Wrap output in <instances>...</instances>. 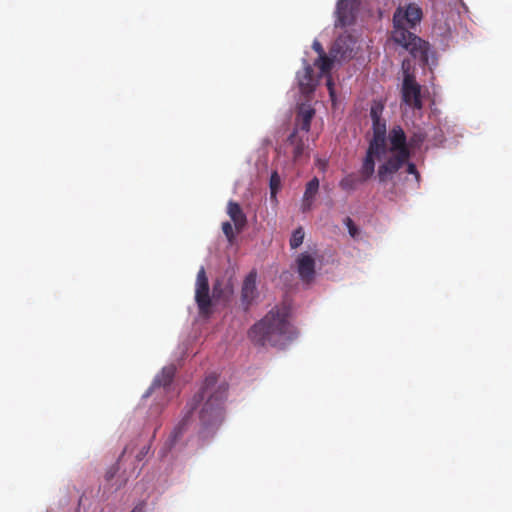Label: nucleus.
<instances>
[{
	"label": "nucleus",
	"instance_id": "27",
	"mask_svg": "<svg viewBox=\"0 0 512 512\" xmlns=\"http://www.w3.org/2000/svg\"><path fill=\"white\" fill-rule=\"evenodd\" d=\"M312 203H313V200H308L303 197L302 211L303 212L309 211L311 209Z\"/></svg>",
	"mask_w": 512,
	"mask_h": 512
},
{
	"label": "nucleus",
	"instance_id": "22",
	"mask_svg": "<svg viewBox=\"0 0 512 512\" xmlns=\"http://www.w3.org/2000/svg\"><path fill=\"white\" fill-rule=\"evenodd\" d=\"M222 231L224 235L226 236L227 240L232 243L235 239V233L232 227V224L230 222H223L222 223Z\"/></svg>",
	"mask_w": 512,
	"mask_h": 512
},
{
	"label": "nucleus",
	"instance_id": "7",
	"mask_svg": "<svg viewBox=\"0 0 512 512\" xmlns=\"http://www.w3.org/2000/svg\"><path fill=\"white\" fill-rule=\"evenodd\" d=\"M195 301L199 313L202 316L209 317L212 313V301L209 294V282L204 267H201L197 273L195 284Z\"/></svg>",
	"mask_w": 512,
	"mask_h": 512
},
{
	"label": "nucleus",
	"instance_id": "30",
	"mask_svg": "<svg viewBox=\"0 0 512 512\" xmlns=\"http://www.w3.org/2000/svg\"><path fill=\"white\" fill-rule=\"evenodd\" d=\"M327 86L330 91V95L333 96V84H332L331 80L327 81Z\"/></svg>",
	"mask_w": 512,
	"mask_h": 512
},
{
	"label": "nucleus",
	"instance_id": "12",
	"mask_svg": "<svg viewBox=\"0 0 512 512\" xmlns=\"http://www.w3.org/2000/svg\"><path fill=\"white\" fill-rule=\"evenodd\" d=\"M314 116L315 109H313L310 105H300L296 114L295 126L292 132H296L297 135H299L300 131L308 133L310 131L311 121Z\"/></svg>",
	"mask_w": 512,
	"mask_h": 512
},
{
	"label": "nucleus",
	"instance_id": "14",
	"mask_svg": "<svg viewBox=\"0 0 512 512\" xmlns=\"http://www.w3.org/2000/svg\"><path fill=\"white\" fill-rule=\"evenodd\" d=\"M175 371L176 369L173 365L164 367L161 373L154 379L146 396L155 392L157 389H162L163 392H166L173 381Z\"/></svg>",
	"mask_w": 512,
	"mask_h": 512
},
{
	"label": "nucleus",
	"instance_id": "1",
	"mask_svg": "<svg viewBox=\"0 0 512 512\" xmlns=\"http://www.w3.org/2000/svg\"><path fill=\"white\" fill-rule=\"evenodd\" d=\"M217 383V376L215 374L208 375L204 384L198 394H196L191 403H189V410L183 416L181 421L174 427L169 438L168 448L179 444L184 433L188 431L191 425V415L193 410L199 405L200 402L207 397L203 403L200 412V436L208 438L213 435L214 431L222 424L224 420V402L227 397V385L223 384L215 387Z\"/></svg>",
	"mask_w": 512,
	"mask_h": 512
},
{
	"label": "nucleus",
	"instance_id": "9",
	"mask_svg": "<svg viewBox=\"0 0 512 512\" xmlns=\"http://www.w3.org/2000/svg\"><path fill=\"white\" fill-rule=\"evenodd\" d=\"M402 100L414 109L422 108L421 87L412 76H405L402 85Z\"/></svg>",
	"mask_w": 512,
	"mask_h": 512
},
{
	"label": "nucleus",
	"instance_id": "8",
	"mask_svg": "<svg viewBox=\"0 0 512 512\" xmlns=\"http://www.w3.org/2000/svg\"><path fill=\"white\" fill-rule=\"evenodd\" d=\"M360 0H338L336 6V27L344 28L354 23Z\"/></svg>",
	"mask_w": 512,
	"mask_h": 512
},
{
	"label": "nucleus",
	"instance_id": "15",
	"mask_svg": "<svg viewBox=\"0 0 512 512\" xmlns=\"http://www.w3.org/2000/svg\"><path fill=\"white\" fill-rule=\"evenodd\" d=\"M227 214L233 221L236 231L238 233L241 232L247 224V217L240 205L232 200L229 201L227 205Z\"/></svg>",
	"mask_w": 512,
	"mask_h": 512
},
{
	"label": "nucleus",
	"instance_id": "26",
	"mask_svg": "<svg viewBox=\"0 0 512 512\" xmlns=\"http://www.w3.org/2000/svg\"><path fill=\"white\" fill-rule=\"evenodd\" d=\"M312 48H313V50L315 52L318 53L319 56H322V55L326 54L324 49H323V47H322V44L319 41H317V40H314V42L312 44Z\"/></svg>",
	"mask_w": 512,
	"mask_h": 512
},
{
	"label": "nucleus",
	"instance_id": "13",
	"mask_svg": "<svg viewBox=\"0 0 512 512\" xmlns=\"http://www.w3.org/2000/svg\"><path fill=\"white\" fill-rule=\"evenodd\" d=\"M256 279L257 273L254 270L251 271L244 279L241 290V300L246 309L257 296Z\"/></svg>",
	"mask_w": 512,
	"mask_h": 512
},
{
	"label": "nucleus",
	"instance_id": "19",
	"mask_svg": "<svg viewBox=\"0 0 512 512\" xmlns=\"http://www.w3.org/2000/svg\"><path fill=\"white\" fill-rule=\"evenodd\" d=\"M304 236L305 233L302 227H298L297 229H295L289 241L291 249L298 248L303 243Z\"/></svg>",
	"mask_w": 512,
	"mask_h": 512
},
{
	"label": "nucleus",
	"instance_id": "20",
	"mask_svg": "<svg viewBox=\"0 0 512 512\" xmlns=\"http://www.w3.org/2000/svg\"><path fill=\"white\" fill-rule=\"evenodd\" d=\"M269 185H270L271 197L274 198V197H276V194L281 186V179H280L279 174L276 171H274L271 174Z\"/></svg>",
	"mask_w": 512,
	"mask_h": 512
},
{
	"label": "nucleus",
	"instance_id": "18",
	"mask_svg": "<svg viewBox=\"0 0 512 512\" xmlns=\"http://www.w3.org/2000/svg\"><path fill=\"white\" fill-rule=\"evenodd\" d=\"M319 189V179L317 177L312 178L307 184L304 192V198L308 200H314Z\"/></svg>",
	"mask_w": 512,
	"mask_h": 512
},
{
	"label": "nucleus",
	"instance_id": "10",
	"mask_svg": "<svg viewBox=\"0 0 512 512\" xmlns=\"http://www.w3.org/2000/svg\"><path fill=\"white\" fill-rule=\"evenodd\" d=\"M297 81L303 95L312 94L317 86L318 79L314 76V70L306 60H304L303 69L297 72Z\"/></svg>",
	"mask_w": 512,
	"mask_h": 512
},
{
	"label": "nucleus",
	"instance_id": "23",
	"mask_svg": "<svg viewBox=\"0 0 512 512\" xmlns=\"http://www.w3.org/2000/svg\"><path fill=\"white\" fill-rule=\"evenodd\" d=\"M345 225L348 228V232L352 238H356L359 235V229L350 217H346L344 220Z\"/></svg>",
	"mask_w": 512,
	"mask_h": 512
},
{
	"label": "nucleus",
	"instance_id": "21",
	"mask_svg": "<svg viewBox=\"0 0 512 512\" xmlns=\"http://www.w3.org/2000/svg\"><path fill=\"white\" fill-rule=\"evenodd\" d=\"M425 140V135L422 132L414 133L413 136L410 137L408 146L411 148H419L423 141Z\"/></svg>",
	"mask_w": 512,
	"mask_h": 512
},
{
	"label": "nucleus",
	"instance_id": "25",
	"mask_svg": "<svg viewBox=\"0 0 512 512\" xmlns=\"http://www.w3.org/2000/svg\"><path fill=\"white\" fill-rule=\"evenodd\" d=\"M406 163H407L406 172H407L408 174H412V175H414V176H415L416 181L418 182V181H419V179H420V174H419V172L417 171L415 164H413V163H409L408 161H407Z\"/></svg>",
	"mask_w": 512,
	"mask_h": 512
},
{
	"label": "nucleus",
	"instance_id": "31",
	"mask_svg": "<svg viewBox=\"0 0 512 512\" xmlns=\"http://www.w3.org/2000/svg\"><path fill=\"white\" fill-rule=\"evenodd\" d=\"M114 474H115V471H111V470H110V471H108V472H107V474H106V479H107V480L112 479V478H113V476H114Z\"/></svg>",
	"mask_w": 512,
	"mask_h": 512
},
{
	"label": "nucleus",
	"instance_id": "11",
	"mask_svg": "<svg viewBox=\"0 0 512 512\" xmlns=\"http://www.w3.org/2000/svg\"><path fill=\"white\" fill-rule=\"evenodd\" d=\"M296 263L301 280L305 283L312 282L315 277V259L308 253H301Z\"/></svg>",
	"mask_w": 512,
	"mask_h": 512
},
{
	"label": "nucleus",
	"instance_id": "24",
	"mask_svg": "<svg viewBox=\"0 0 512 512\" xmlns=\"http://www.w3.org/2000/svg\"><path fill=\"white\" fill-rule=\"evenodd\" d=\"M382 111H383V106L380 104H375L371 107L370 116H371L372 122L382 119L381 118Z\"/></svg>",
	"mask_w": 512,
	"mask_h": 512
},
{
	"label": "nucleus",
	"instance_id": "16",
	"mask_svg": "<svg viewBox=\"0 0 512 512\" xmlns=\"http://www.w3.org/2000/svg\"><path fill=\"white\" fill-rule=\"evenodd\" d=\"M288 141L291 145L294 146V149H293L294 160L295 161L299 160L302 157L304 150H305V143H304L303 137L297 135L296 132H292L288 137Z\"/></svg>",
	"mask_w": 512,
	"mask_h": 512
},
{
	"label": "nucleus",
	"instance_id": "2",
	"mask_svg": "<svg viewBox=\"0 0 512 512\" xmlns=\"http://www.w3.org/2000/svg\"><path fill=\"white\" fill-rule=\"evenodd\" d=\"M295 336V329L288 321V312L284 307L271 309L249 330V338L258 346H282Z\"/></svg>",
	"mask_w": 512,
	"mask_h": 512
},
{
	"label": "nucleus",
	"instance_id": "28",
	"mask_svg": "<svg viewBox=\"0 0 512 512\" xmlns=\"http://www.w3.org/2000/svg\"><path fill=\"white\" fill-rule=\"evenodd\" d=\"M220 286V283H216L213 286V298H218L221 290L218 288Z\"/></svg>",
	"mask_w": 512,
	"mask_h": 512
},
{
	"label": "nucleus",
	"instance_id": "3",
	"mask_svg": "<svg viewBox=\"0 0 512 512\" xmlns=\"http://www.w3.org/2000/svg\"><path fill=\"white\" fill-rule=\"evenodd\" d=\"M422 10L416 4L398 7L393 15V40L414 57L425 56L427 43L410 31L421 21Z\"/></svg>",
	"mask_w": 512,
	"mask_h": 512
},
{
	"label": "nucleus",
	"instance_id": "4",
	"mask_svg": "<svg viewBox=\"0 0 512 512\" xmlns=\"http://www.w3.org/2000/svg\"><path fill=\"white\" fill-rule=\"evenodd\" d=\"M390 147L387 146L385 156L377 170V178L381 184L388 183L398 170L406 164L410 158L406 135L400 126H395L389 133Z\"/></svg>",
	"mask_w": 512,
	"mask_h": 512
},
{
	"label": "nucleus",
	"instance_id": "32",
	"mask_svg": "<svg viewBox=\"0 0 512 512\" xmlns=\"http://www.w3.org/2000/svg\"><path fill=\"white\" fill-rule=\"evenodd\" d=\"M125 453H126V450H124V451L122 452V455L119 457V461H121V460H122V458L124 457Z\"/></svg>",
	"mask_w": 512,
	"mask_h": 512
},
{
	"label": "nucleus",
	"instance_id": "17",
	"mask_svg": "<svg viewBox=\"0 0 512 512\" xmlns=\"http://www.w3.org/2000/svg\"><path fill=\"white\" fill-rule=\"evenodd\" d=\"M365 181L362 179V175L359 172V177L355 174H348L344 178L341 179L339 186L341 189L345 191L355 190L358 184L364 183Z\"/></svg>",
	"mask_w": 512,
	"mask_h": 512
},
{
	"label": "nucleus",
	"instance_id": "6",
	"mask_svg": "<svg viewBox=\"0 0 512 512\" xmlns=\"http://www.w3.org/2000/svg\"><path fill=\"white\" fill-rule=\"evenodd\" d=\"M347 42L346 38H338L330 51L332 58L326 54L318 57L314 65L320 69L322 74L331 70L334 60L342 61L353 57V48L349 47Z\"/></svg>",
	"mask_w": 512,
	"mask_h": 512
},
{
	"label": "nucleus",
	"instance_id": "29",
	"mask_svg": "<svg viewBox=\"0 0 512 512\" xmlns=\"http://www.w3.org/2000/svg\"><path fill=\"white\" fill-rule=\"evenodd\" d=\"M144 511V503H139L136 505L131 512H143Z\"/></svg>",
	"mask_w": 512,
	"mask_h": 512
},
{
	"label": "nucleus",
	"instance_id": "5",
	"mask_svg": "<svg viewBox=\"0 0 512 512\" xmlns=\"http://www.w3.org/2000/svg\"><path fill=\"white\" fill-rule=\"evenodd\" d=\"M373 137L369 142L366 155L360 167L364 181H368L375 173V162L382 161L387 151L386 122L383 119L372 122Z\"/></svg>",
	"mask_w": 512,
	"mask_h": 512
}]
</instances>
